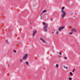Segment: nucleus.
<instances>
[{"instance_id": "4", "label": "nucleus", "mask_w": 80, "mask_h": 80, "mask_svg": "<svg viewBox=\"0 0 80 80\" xmlns=\"http://www.w3.org/2000/svg\"><path fill=\"white\" fill-rule=\"evenodd\" d=\"M37 30L33 31V33L32 34V36L33 37V36H34L35 35V34L37 33Z\"/></svg>"}, {"instance_id": "25", "label": "nucleus", "mask_w": 80, "mask_h": 80, "mask_svg": "<svg viewBox=\"0 0 80 80\" xmlns=\"http://www.w3.org/2000/svg\"><path fill=\"white\" fill-rule=\"evenodd\" d=\"M64 58H65L66 59H67V58L66 57H65Z\"/></svg>"}, {"instance_id": "20", "label": "nucleus", "mask_w": 80, "mask_h": 80, "mask_svg": "<svg viewBox=\"0 0 80 80\" xmlns=\"http://www.w3.org/2000/svg\"><path fill=\"white\" fill-rule=\"evenodd\" d=\"M56 34H58V31H57L56 32Z\"/></svg>"}, {"instance_id": "26", "label": "nucleus", "mask_w": 80, "mask_h": 80, "mask_svg": "<svg viewBox=\"0 0 80 80\" xmlns=\"http://www.w3.org/2000/svg\"><path fill=\"white\" fill-rule=\"evenodd\" d=\"M54 33V32H52V34H53Z\"/></svg>"}, {"instance_id": "19", "label": "nucleus", "mask_w": 80, "mask_h": 80, "mask_svg": "<svg viewBox=\"0 0 80 80\" xmlns=\"http://www.w3.org/2000/svg\"><path fill=\"white\" fill-rule=\"evenodd\" d=\"M26 64H27V65H28V62H26Z\"/></svg>"}, {"instance_id": "29", "label": "nucleus", "mask_w": 80, "mask_h": 80, "mask_svg": "<svg viewBox=\"0 0 80 80\" xmlns=\"http://www.w3.org/2000/svg\"><path fill=\"white\" fill-rule=\"evenodd\" d=\"M46 4H47V3H46Z\"/></svg>"}, {"instance_id": "15", "label": "nucleus", "mask_w": 80, "mask_h": 80, "mask_svg": "<svg viewBox=\"0 0 80 80\" xmlns=\"http://www.w3.org/2000/svg\"><path fill=\"white\" fill-rule=\"evenodd\" d=\"M68 79L69 80H72V78H69Z\"/></svg>"}, {"instance_id": "6", "label": "nucleus", "mask_w": 80, "mask_h": 80, "mask_svg": "<svg viewBox=\"0 0 80 80\" xmlns=\"http://www.w3.org/2000/svg\"><path fill=\"white\" fill-rule=\"evenodd\" d=\"M40 40H41V41L43 42L44 43H46V42H45V40H44V39H43L42 38H40Z\"/></svg>"}, {"instance_id": "16", "label": "nucleus", "mask_w": 80, "mask_h": 80, "mask_svg": "<svg viewBox=\"0 0 80 80\" xmlns=\"http://www.w3.org/2000/svg\"><path fill=\"white\" fill-rule=\"evenodd\" d=\"M75 68H74L72 70V72H74L75 71Z\"/></svg>"}, {"instance_id": "1", "label": "nucleus", "mask_w": 80, "mask_h": 80, "mask_svg": "<svg viewBox=\"0 0 80 80\" xmlns=\"http://www.w3.org/2000/svg\"><path fill=\"white\" fill-rule=\"evenodd\" d=\"M61 12L62 13V18H64V17H65V16L66 15V14H67V13L64 11H61Z\"/></svg>"}, {"instance_id": "21", "label": "nucleus", "mask_w": 80, "mask_h": 80, "mask_svg": "<svg viewBox=\"0 0 80 80\" xmlns=\"http://www.w3.org/2000/svg\"><path fill=\"white\" fill-rule=\"evenodd\" d=\"M43 25H45V22H43Z\"/></svg>"}, {"instance_id": "8", "label": "nucleus", "mask_w": 80, "mask_h": 80, "mask_svg": "<svg viewBox=\"0 0 80 80\" xmlns=\"http://www.w3.org/2000/svg\"><path fill=\"white\" fill-rule=\"evenodd\" d=\"M27 57H28V55L27 54H26L25 55V56L23 58H24V59H26V58H27Z\"/></svg>"}, {"instance_id": "7", "label": "nucleus", "mask_w": 80, "mask_h": 80, "mask_svg": "<svg viewBox=\"0 0 80 80\" xmlns=\"http://www.w3.org/2000/svg\"><path fill=\"white\" fill-rule=\"evenodd\" d=\"M71 31L72 32V33H73L74 32H75V33H76V32H77V30H76V29H74V28L72 29L71 30Z\"/></svg>"}, {"instance_id": "24", "label": "nucleus", "mask_w": 80, "mask_h": 80, "mask_svg": "<svg viewBox=\"0 0 80 80\" xmlns=\"http://www.w3.org/2000/svg\"><path fill=\"white\" fill-rule=\"evenodd\" d=\"M22 60H21V59H20V62H22Z\"/></svg>"}, {"instance_id": "5", "label": "nucleus", "mask_w": 80, "mask_h": 80, "mask_svg": "<svg viewBox=\"0 0 80 80\" xmlns=\"http://www.w3.org/2000/svg\"><path fill=\"white\" fill-rule=\"evenodd\" d=\"M40 40H41V41L43 42L44 43H46V42H45V40H44V39H43L42 38H40Z\"/></svg>"}, {"instance_id": "2", "label": "nucleus", "mask_w": 80, "mask_h": 80, "mask_svg": "<svg viewBox=\"0 0 80 80\" xmlns=\"http://www.w3.org/2000/svg\"><path fill=\"white\" fill-rule=\"evenodd\" d=\"M47 27H48V24L47 23L45 24V26L44 27V30L45 32L47 31Z\"/></svg>"}, {"instance_id": "12", "label": "nucleus", "mask_w": 80, "mask_h": 80, "mask_svg": "<svg viewBox=\"0 0 80 80\" xmlns=\"http://www.w3.org/2000/svg\"><path fill=\"white\" fill-rule=\"evenodd\" d=\"M70 74L71 75V76H73V73H72V72H70Z\"/></svg>"}, {"instance_id": "9", "label": "nucleus", "mask_w": 80, "mask_h": 80, "mask_svg": "<svg viewBox=\"0 0 80 80\" xmlns=\"http://www.w3.org/2000/svg\"><path fill=\"white\" fill-rule=\"evenodd\" d=\"M47 12V11L46 10H44L41 13L40 15H42L43 13H45V12Z\"/></svg>"}, {"instance_id": "28", "label": "nucleus", "mask_w": 80, "mask_h": 80, "mask_svg": "<svg viewBox=\"0 0 80 80\" xmlns=\"http://www.w3.org/2000/svg\"><path fill=\"white\" fill-rule=\"evenodd\" d=\"M54 32H55V30H54Z\"/></svg>"}, {"instance_id": "3", "label": "nucleus", "mask_w": 80, "mask_h": 80, "mask_svg": "<svg viewBox=\"0 0 80 80\" xmlns=\"http://www.w3.org/2000/svg\"><path fill=\"white\" fill-rule=\"evenodd\" d=\"M63 29H65V27L63 26H61L58 29V31L60 32L62 30H63Z\"/></svg>"}, {"instance_id": "13", "label": "nucleus", "mask_w": 80, "mask_h": 80, "mask_svg": "<svg viewBox=\"0 0 80 80\" xmlns=\"http://www.w3.org/2000/svg\"><path fill=\"white\" fill-rule=\"evenodd\" d=\"M63 67H64V68H66V69H68V68H67V67H65V66H63Z\"/></svg>"}, {"instance_id": "10", "label": "nucleus", "mask_w": 80, "mask_h": 80, "mask_svg": "<svg viewBox=\"0 0 80 80\" xmlns=\"http://www.w3.org/2000/svg\"><path fill=\"white\" fill-rule=\"evenodd\" d=\"M44 19H47L48 18V15H45L44 16Z\"/></svg>"}, {"instance_id": "14", "label": "nucleus", "mask_w": 80, "mask_h": 80, "mask_svg": "<svg viewBox=\"0 0 80 80\" xmlns=\"http://www.w3.org/2000/svg\"><path fill=\"white\" fill-rule=\"evenodd\" d=\"M65 8V7H63L62 9V11H63V9Z\"/></svg>"}, {"instance_id": "22", "label": "nucleus", "mask_w": 80, "mask_h": 80, "mask_svg": "<svg viewBox=\"0 0 80 80\" xmlns=\"http://www.w3.org/2000/svg\"><path fill=\"white\" fill-rule=\"evenodd\" d=\"M72 32H70L69 33V34H70V35H72Z\"/></svg>"}, {"instance_id": "18", "label": "nucleus", "mask_w": 80, "mask_h": 80, "mask_svg": "<svg viewBox=\"0 0 80 80\" xmlns=\"http://www.w3.org/2000/svg\"><path fill=\"white\" fill-rule=\"evenodd\" d=\"M13 52H14L15 53H17V51H16L15 50H13Z\"/></svg>"}, {"instance_id": "17", "label": "nucleus", "mask_w": 80, "mask_h": 80, "mask_svg": "<svg viewBox=\"0 0 80 80\" xmlns=\"http://www.w3.org/2000/svg\"><path fill=\"white\" fill-rule=\"evenodd\" d=\"M56 67H57V68H58V64H57L56 65Z\"/></svg>"}, {"instance_id": "11", "label": "nucleus", "mask_w": 80, "mask_h": 80, "mask_svg": "<svg viewBox=\"0 0 80 80\" xmlns=\"http://www.w3.org/2000/svg\"><path fill=\"white\" fill-rule=\"evenodd\" d=\"M6 43L7 44H8L9 43V42H8V40H6Z\"/></svg>"}, {"instance_id": "27", "label": "nucleus", "mask_w": 80, "mask_h": 80, "mask_svg": "<svg viewBox=\"0 0 80 80\" xmlns=\"http://www.w3.org/2000/svg\"><path fill=\"white\" fill-rule=\"evenodd\" d=\"M42 17L41 18V19L42 20Z\"/></svg>"}, {"instance_id": "23", "label": "nucleus", "mask_w": 80, "mask_h": 80, "mask_svg": "<svg viewBox=\"0 0 80 80\" xmlns=\"http://www.w3.org/2000/svg\"><path fill=\"white\" fill-rule=\"evenodd\" d=\"M59 55H62V52H60L59 53Z\"/></svg>"}]
</instances>
